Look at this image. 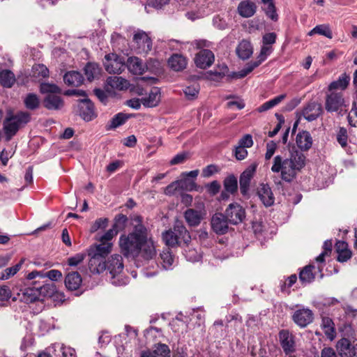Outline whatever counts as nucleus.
<instances>
[{
	"mask_svg": "<svg viewBox=\"0 0 357 357\" xmlns=\"http://www.w3.org/2000/svg\"><path fill=\"white\" fill-rule=\"evenodd\" d=\"M132 221V231L119 238L121 252L126 258L140 257L147 261L153 259L157 254L155 245L150 231L143 224V218L137 215Z\"/></svg>",
	"mask_w": 357,
	"mask_h": 357,
	"instance_id": "obj_1",
	"label": "nucleus"
},
{
	"mask_svg": "<svg viewBox=\"0 0 357 357\" xmlns=\"http://www.w3.org/2000/svg\"><path fill=\"white\" fill-rule=\"evenodd\" d=\"M305 160V155L298 151L291 152L287 158L278 155L273 158L271 171L280 173V178L290 183L304 167Z\"/></svg>",
	"mask_w": 357,
	"mask_h": 357,
	"instance_id": "obj_2",
	"label": "nucleus"
},
{
	"mask_svg": "<svg viewBox=\"0 0 357 357\" xmlns=\"http://www.w3.org/2000/svg\"><path fill=\"white\" fill-rule=\"evenodd\" d=\"M112 243L95 244L91 245L87 250L90 257L89 268L93 274H99L106 270L105 258L111 252Z\"/></svg>",
	"mask_w": 357,
	"mask_h": 357,
	"instance_id": "obj_3",
	"label": "nucleus"
},
{
	"mask_svg": "<svg viewBox=\"0 0 357 357\" xmlns=\"http://www.w3.org/2000/svg\"><path fill=\"white\" fill-rule=\"evenodd\" d=\"M31 121V115L27 112H20L15 115L7 117L3 121V130L6 139L10 140L19 128Z\"/></svg>",
	"mask_w": 357,
	"mask_h": 357,
	"instance_id": "obj_4",
	"label": "nucleus"
},
{
	"mask_svg": "<svg viewBox=\"0 0 357 357\" xmlns=\"http://www.w3.org/2000/svg\"><path fill=\"white\" fill-rule=\"evenodd\" d=\"M123 269V259L121 255H113L106 261V270L111 275L113 284L121 286L126 284L127 279L121 278Z\"/></svg>",
	"mask_w": 357,
	"mask_h": 357,
	"instance_id": "obj_5",
	"label": "nucleus"
},
{
	"mask_svg": "<svg viewBox=\"0 0 357 357\" xmlns=\"http://www.w3.org/2000/svg\"><path fill=\"white\" fill-rule=\"evenodd\" d=\"M47 289H49L48 285L26 287L20 290V293L17 294V297H13V300H19L27 304L32 303L40 300V296L45 294Z\"/></svg>",
	"mask_w": 357,
	"mask_h": 357,
	"instance_id": "obj_6",
	"label": "nucleus"
},
{
	"mask_svg": "<svg viewBox=\"0 0 357 357\" xmlns=\"http://www.w3.org/2000/svg\"><path fill=\"white\" fill-rule=\"evenodd\" d=\"M104 66L109 74H120L126 68L124 57L116 54H108L105 56Z\"/></svg>",
	"mask_w": 357,
	"mask_h": 357,
	"instance_id": "obj_7",
	"label": "nucleus"
},
{
	"mask_svg": "<svg viewBox=\"0 0 357 357\" xmlns=\"http://www.w3.org/2000/svg\"><path fill=\"white\" fill-rule=\"evenodd\" d=\"M280 346L284 353L289 357H294V354L296 351L295 336L287 329H282L278 333Z\"/></svg>",
	"mask_w": 357,
	"mask_h": 357,
	"instance_id": "obj_8",
	"label": "nucleus"
},
{
	"mask_svg": "<svg viewBox=\"0 0 357 357\" xmlns=\"http://www.w3.org/2000/svg\"><path fill=\"white\" fill-rule=\"evenodd\" d=\"M324 109L321 103L310 101L306 103L300 112L299 118L303 116L306 121L311 122L322 116Z\"/></svg>",
	"mask_w": 357,
	"mask_h": 357,
	"instance_id": "obj_9",
	"label": "nucleus"
},
{
	"mask_svg": "<svg viewBox=\"0 0 357 357\" xmlns=\"http://www.w3.org/2000/svg\"><path fill=\"white\" fill-rule=\"evenodd\" d=\"M230 224L238 225L245 218L244 208L236 202L230 204L225 212Z\"/></svg>",
	"mask_w": 357,
	"mask_h": 357,
	"instance_id": "obj_10",
	"label": "nucleus"
},
{
	"mask_svg": "<svg viewBox=\"0 0 357 357\" xmlns=\"http://www.w3.org/2000/svg\"><path fill=\"white\" fill-rule=\"evenodd\" d=\"M133 42L136 45L138 53H148L152 48V40L147 33L142 30H138L133 35Z\"/></svg>",
	"mask_w": 357,
	"mask_h": 357,
	"instance_id": "obj_11",
	"label": "nucleus"
},
{
	"mask_svg": "<svg viewBox=\"0 0 357 357\" xmlns=\"http://www.w3.org/2000/svg\"><path fill=\"white\" fill-rule=\"evenodd\" d=\"M77 107L79 115L85 121H91L97 116L94 105L89 98L79 100Z\"/></svg>",
	"mask_w": 357,
	"mask_h": 357,
	"instance_id": "obj_12",
	"label": "nucleus"
},
{
	"mask_svg": "<svg viewBox=\"0 0 357 357\" xmlns=\"http://www.w3.org/2000/svg\"><path fill=\"white\" fill-rule=\"evenodd\" d=\"M257 167V165L256 163L250 165L240 176V191L243 196L248 195L250 182L255 175Z\"/></svg>",
	"mask_w": 357,
	"mask_h": 357,
	"instance_id": "obj_13",
	"label": "nucleus"
},
{
	"mask_svg": "<svg viewBox=\"0 0 357 357\" xmlns=\"http://www.w3.org/2000/svg\"><path fill=\"white\" fill-rule=\"evenodd\" d=\"M292 319L299 327L305 328L312 322L314 314L308 308L298 309L294 312Z\"/></svg>",
	"mask_w": 357,
	"mask_h": 357,
	"instance_id": "obj_14",
	"label": "nucleus"
},
{
	"mask_svg": "<svg viewBox=\"0 0 357 357\" xmlns=\"http://www.w3.org/2000/svg\"><path fill=\"white\" fill-rule=\"evenodd\" d=\"M229 223L226 215L221 213L214 214L211 221L213 231L219 235L225 234L228 231Z\"/></svg>",
	"mask_w": 357,
	"mask_h": 357,
	"instance_id": "obj_15",
	"label": "nucleus"
},
{
	"mask_svg": "<svg viewBox=\"0 0 357 357\" xmlns=\"http://www.w3.org/2000/svg\"><path fill=\"white\" fill-rule=\"evenodd\" d=\"M344 104V99L341 93L332 92L326 98L325 108L328 112H337Z\"/></svg>",
	"mask_w": 357,
	"mask_h": 357,
	"instance_id": "obj_16",
	"label": "nucleus"
},
{
	"mask_svg": "<svg viewBox=\"0 0 357 357\" xmlns=\"http://www.w3.org/2000/svg\"><path fill=\"white\" fill-rule=\"evenodd\" d=\"M215 56L212 51L203 49L196 54L195 63L197 67L206 69L210 67L214 62Z\"/></svg>",
	"mask_w": 357,
	"mask_h": 357,
	"instance_id": "obj_17",
	"label": "nucleus"
},
{
	"mask_svg": "<svg viewBox=\"0 0 357 357\" xmlns=\"http://www.w3.org/2000/svg\"><path fill=\"white\" fill-rule=\"evenodd\" d=\"M43 105L48 110L57 111L63 107L64 101L59 94H48L43 98Z\"/></svg>",
	"mask_w": 357,
	"mask_h": 357,
	"instance_id": "obj_18",
	"label": "nucleus"
},
{
	"mask_svg": "<svg viewBox=\"0 0 357 357\" xmlns=\"http://www.w3.org/2000/svg\"><path fill=\"white\" fill-rule=\"evenodd\" d=\"M257 194L265 206L268 207L274 204L275 197L268 184H261Z\"/></svg>",
	"mask_w": 357,
	"mask_h": 357,
	"instance_id": "obj_19",
	"label": "nucleus"
},
{
	"mask_svg": "<svg viewBox=\"0 0 357 357\" xmlns=\"http://www.w3.org/2000/svg\"><path fill=\"white\" fill-rule=\"evenodd\" d=\"M126 67L134 75H142L146 68L142 59L136 56L129 57L126 63Z\"/></svg>",
	"mask_w": 357,
	"mask_h": 357,
	"instance_id": "obj_20",
	"label": "nucleus"
},
{
	"mask_svg": "<svg viewBox=\"0 0 357 357\" xmlns=\"http://www.w3.org/2000/svg\"><path fill=\"white\" fill-rule=\"evenodd\" d=\"M314 266L307 265L301 268L298 273L299 282L302 285L305 286L312 283L315 279V273L313 272Z\"/></svg>",
	"mask_w": 357,
	"mask_h": 357,
	"instance_id": "obj_21",
	"label": "nucleus"
},
{
	"mask_svg": "<svg viewBox=\"0 0 357 357\" xmlns=\"http://www.w3.org/2000/svg\"><path fill=\"white\" fill-rule=\"evenodd\" d=\"M236 52L242 60L249 59L253 53V47L251 43L247 40H241L236 48Z\"/></svg>",
	"mask_w": 357,
	"mask_h": 357,
	"instance_id": "obj_22",
	"label": "nucleus"
},
{
	"mask_svg": "<svg viewBox=\"0 0 357 357\" xmlns=\"http://www.w3.org/2000/svg\"><path fill=\"white\" fill-rule=\"evenodd\" d=\"M337 350L341 357H354V347H351L350 341L347 338H342L337 342Z\"/></svg>",
	"mask_w": 357,
	"mask_h": 357,
	"instance_id": "obj_23",
	"label": "nucleus"
},
{
	"mask_svg": "<svg viewBox=\"0 0 357 357\" xmlns=\"http://www.w3.org/2000/svg\"><path fill=\"white\" fill-rule=\"evenodd\" d=\"M238 13L243 17H250L255 15L257 6L255 3L249 0L241 1L238 6Z\"/></svg>",
	"mask_w": 357,
	"mask_h": 357,
	"instance_id": "obj_24",
	"label": "nucleus"
},
{
	"mask_svg": "<svg viewBox=\"0 0 357 357\" xmlns=\"http://www.w3.org/2000/svg\"><path fill=\"white\" fill-rule=\"evenodd\" d=\"M64 282L68 289L74 291L80 287L82 279L78 272H71L67 274Z\"/></svg>",
	"mask_w": 357,
	"mask_h": 357,
	"instance_id": "obj_25",
	"label": "nucleus"
},
{
	"mask_svg": "<svg viewBox=\"0 0 357 357\" xmlns=\"http://www.w3.org/2000/svg\"><path fill=\"white\" fill-rule=\"evenodd\" d=\"M174 232L180 244L187 245L191 241L190 233L181 222H176L174 226Z\"/></svg>",
	"mask_w": 357,
	"mask_h": 357,
	"instance_id": "obj_26",
	"label": "nucleus"
},
{
	"mask_svg": "<svg viewBox=\"0 0 357 357\" xmlns=\"http://www.w3.org/2000/svg\"><path fill=\"white\" fill-rule=\"evenodd\" d=\"M160 91L159 88H153L149 93V96L142 98V103L147 107H153L158 105L160 102Z\"/></svg>",
	"mask_w": 357,
	"mask_h": 357,
	"instance_id": "obj_27",
	"label": "nucleus"
},
{
	"mask_svg": "<svg viewBox=\"0 0 357 357\" xmlns=\"http://www.w3.org/2000/svg\"><path fill=\"white\" fill-rule=\"evenodd\" d=\"M296 144L302 151L309 150L312 145V138L307 131L299 132L296 138Z\"/></svg>",
	"mask_w": 357,
	"mask_h": 357,
	"instance_id": "obj_28",
	"label": "nucleus"
},
{
	"mask_svg": "<svg viewBox=\"0 0 357 357\" xmlns=\"http://www.w3.org/2000/svg\"><path fill=\"white\" fill-rule=\"evenodd\" d=\"M64 82L71 86H79L84 81L82 75L78 71H69L63 76Z\"/></svg>",
	"mask_w": 357,
	"mask_h": 357,
	"instance_id": "obj_29",
	"label": "nucleus"
},
{
	"mask_svg": "<svg viewBox=\"0 0 357 357\" xmlns=\"http://www.w3.org/2000/svg\"><path fill=\"white\" fill-rule=\"evenodd\" d=\"M184 218L190 226L196 227L200 224L203 216L201 211L189 208L185 211Z\"/></svg>",
	"mask_w": 357,
	"mask_h": 357,
	"instance_id": "obj_30",
	"label": "nucleus"
},
{
	"mask_svg": "<svg viewBox=\"0 0 357 357\" xmlns=\"http://www.w3.org/2000/svg\"><path fill=\"white\" fill-rule=\"evenodd\" d=\"M169 67L174 71H181L187 66L185 57L181 54H174L168 60Z\"/></svg>",
	"mask_w": 357,
	"mask_h": 357,
	"instance_id": "obj_31",
	"label": "nucleus"
},
{
	"mask_svg": "<svg viewBox=\"0 0 357 357\" xmlns=\"http://www.w3.org/2000/svg\"><path fill=\"white\" fill-rule=\"evenodd\" d=\"M350 76L346 73H342L337 80L332 82L328 86L329 91L345 90L350 82Z\"/></svg>",
	"mask_w": 357,
	"mask_h": 357,
	"instance_id": "obj_32",
	"label": "nucleus"
},
{
	"mask_svg": "<svg viewBox=\"0 0 357 357\" xmlns=\"http://www.w3.org/2000/svg\"><path fill=\"white\" fill-rule=\"evenodd\" d=\"M107 84L112 89L117 90H125L129 86V82L127 79L117 76L109 77L107 79Z\"/></svg>",
	"mask_w": 357,
	"mask_h": 357,
	"instance_id": "obj_33",
	"label": "nucleus"
},
{
	"mask_svg": "<svg viewBox=\"0 0 357 357\" xmlns=\"http://www.w3.org/2000/svg\"><path fill=\"white\" fill-rule=\"evenodd\" d=\"M162 266L165 270H169L172 268V265L175 260V257L172 254L169 248H165L160 254Z\"/></svg>",
	"mask_w": 357,
	"mask_h": 357,
	"instance_id": "obj_34",
	"label": "nucleus"
},
{
	"mask_svg": "<svg viewBox=\"0 0 357 357\" xmlns=\"http://www.w3.org/2000/svg\"><path fill=\"white\" fill-rule=\"evenodd\" d=\"M321 328L326 337L330 340H333L335 337V324L330 317H322Z\"/></svg>",
	"mask_w": 357,
	"mask_h": 357,
	"instance_id": "obj_35",
	"label": "nucleus"
},
{
	"mask_svg": "<svg viewBox=\"0 0 357 357\" xmlns=\"http://www.w3.org/2000/svg\"><path fill=\"white\" fill-rule=\"evenodd\" d=\"M15 82V76L10 70L0 71V84L6 88H10Z\"/></svg>",
	"mask_w": 357,
	"mask_h": 357,
	"instance_id": "obj_36",
	"label": "nucleus"
},
{
	"mask_svg": "<svg viewBox=\"0 0 357 357\" xmlns=\"http://www.w3.org/2000/svg\"><path fill=\"white\" fill-rule=\"evenodd\" d=\"M133 116V114H128L123 112L116 114L110 120L109 125L108 126V130L115 129L123 125L128 119L132 117Z\"/></svg>",
	"mask_w": 357,
	"mask_h": 357,
	"instance_id": "obj_37",
	"label": "nucleus"
},
{
	"mask_svg": "<svg viewBox=\"0 0 357 357\" xmlns=\"http://www.w3.org/2000/svg\"><path fill=\"white\" fill-rule=\"evenodd\" d=\"M314 34L324 36L329 39L333 38L332 31L330 28V26L327 24L317 25L307 33V35L310 36Z\"/></svg>",
	"mask_w": 357,
	"mask_h": 357,
	"instance_id": "obj_38",
	"label": "nucleus"
},
{
	"mask_svg": "<svg viewBox=\"0 0 357 357\" xmlns=\"http://www.w3.org/2000/svg\"><path fill=\"white\" fill-rule=\"evenodd\" d=\"M24 103L26 109L29 110H36L40 105L39 97L33 93H28L24 100Z\"/></svg>",
	"mask_w": 357,
	"mask_h": 357,
	"instance_id": "obj_39",
	"label": "nucleus"
},
{
	"mask_svg": "<svg viewBox=\"0 0 357 357\" xmlns=\"http://www.w3.org/2000/svg\"><path fill=\"white\" fill-rule=\"evenodd\" d=\"M84 74L87 77L89 81H92L96 77H98L100 74V69L98 64L95 63L89 62L85 66L84 68Z\"/></svg>",
	"mask_w": 357,
	"mask_h": 357,
	"instance_id": "obj_40",
	"label": "nucleus"
},
{
	"mask_svg": "<svg viewBox=\"0 0 357 357\" xmlns=\"http://www.w3.org/2000/svg\"><path fill=\"white\" fill-rule=\"evenodd\" d=\"M162 239L165 244L169 247H174L176 245H181L177 236L174 232V229L165 231L162 233Z\"/></svg>",
	"mask_w": 357,
	"mask_h": 357,
	"instance_id": "obj_41",
	"label": "nucleus"
},
{
	"mask_svg": "<svg viewBox=\"0 0 357 357\" xmlns=\"http://www.w3.org/2000/svg\"><path fill=\"white\" fill-rule=\"evenodd\" d=\"M40 92L43 94H61V89L55 84L48 82H43L40 85Z\"/></svg>",
	"mask_w": 357,
	"mask_h": 357,
	"instance_id": "obj_42",
	"label": "nucleus"
},
{
	"mask_svg": "<svg viewBox=\"0 0 357 357\" xmlns=\"http://www.w3.org/2000/svg\"><path fill=\"white\" fill-rule=\"evenodd\" d=\"M225 190L230 194H234L238 190V181L236 177L231 174L226 177L223 182Z\"/></svg>",
	"mask_w": 357,
	"mask_h": 357,
	"instance_id": "obj_43",
	"label": "nucleus"
},
{
	"mask_svg": "<svg viewBox=\"0 0 357 357\" xmlns=\"http://www.w3.org/2000/svg\"><path fill=\"white\" fill-rule=\"evenodd\" d=\"M262 62L263 61H261V59L257 57V59L256 61H251L249 63H248L245 67L242 70L236 74L234 77L237 78H243L245 77L247 75L251 73L255 68L258 67Z\"/></svg>",
	"mask_w": 357,
	"mask_h": 357,
	"instance_id": "obj_44",
	"label": "nucleus"
},
{
	"mask_svg": "<svg viewBox=\"0 0 357 357\" xmlns=\"http://www.w3.org/2000/svg\"><path fill=\"white\" fill-rule=\"evenodd\" d=\"M297 280V275L296 274H292L287 277L285 280H281L280 283L281 292L289 294L291 292L290 288L296 282Z\"/></svg>",
	"mask_w": 357,
	"mask_h": 357,
	"instance_id": "obj_45",
	"label": "nucleus"
},
{
	"mask_svg": "<svg viewBox=\"0 0 357 357\" xmlns=\"http://www.w3.org/2000/svg\"><path fill=\"white\" fill-rule=\"evenodd\" d=\"M24 261V259H22L20 260L19 263L15 264V266L12 267H9L3 270V271L1 273V275L0 276V279L1 280H7L10 278V277L15 275L21 268L22 265L23 264Z\"/></svg>",
	"mask_w": 357,
	"mask_h": 357,
	"instance_id": "obj_46",
	"label": "nucleus"
},
{
	"mask_svg": "<svg viewBox=\"0 0 357 357\" xmlns=\"http://www.w3.org/2000/svg\"><path fill=\"white\" fill-rule=\"evenodd\" d=\"M151 351L155 354V357H170V349L167 344L163 343L155 344L154 350Z\"/></svg>",
	"mask_w": 357,
	"mask_h": 357,
	"instance_id": "obj_47",
	"label": "nucleus"
},
{
	"mask_svg": "<svg viewBox=\"0 0 357 357\" xmlns=\"http://www.w3.org/2000/svg\"><path fill=\"white\" fill-rule=\"evenodd\" d=\"M33 75L36 77L46 78L49 77V69L43 64H35L32 67Z\"/></svg>",
	"mask_w": 357,
	"mask_h": 357,
	"instance_id": "obj_48",
	"label": "nucleus"
},
{
	"mask_svg": "<svg viewBox=\"0 0 357 357\" xmlns=\"http://www.w3.org/2000/svg\"><path fill=\"white\" fill-rule=\"evenodd\" d=\"M127 222V216L120 213L115 217L114 223L112 227L119 231L125 229Z\"/></svg>",
	"mask_w": 357,
	"mask_h": 357,
	"instance_id": "obj_49",
	"label": "nucleus"
},
{
	"mask_svg": "<svg viewBox=\"0 0 357 357\" xmlns=\"http://www.w3.org/2000/svg\"><path fill=\"white\" fill-rule=\"evenodd\" d=\"M229 68L227 66L225 63L218 64L217 67L213 70H211V75L215 77L217 79H222L228 73Z\"/></svg>",
	"mask_w": 357,
	"mask_h": 357,
	"instance_id": "obj_50",
	"label": "nucleus"
},
{
	"mask_svg": "<svg viewBox=\"0 0 357 357\" xmlns=\"http://www.w3.org/2000/svg\"><path fill=\"white\" fill-rule=\"evenodd\" d=\"M199 91V87L197 84H193L189 86H186L183 89V92L186 98L189 100H193L197 97Z\"/></svg>",
	"mask_w": 357,
	"mask_h": 357,
	"instance_id": "obj_51",
	"label": "nucleus"
},
{
	"mask_svg": "<svg viewBox=\"0 0 357 357\" xmlns=\"http://www.w3.org/2000/svg\"><path fill=\"white\" fill-rule=\"evenodd\" d=\"M337 141L342 148H344L347 145L348 135L347 130L344 127H340L337 133Z\"/></svg>",
	"mask_w": 357,
	"mask_h": 357,
	"instance_id": "obj_52",
	"label": "nucleus"
},
{
	"mask_svg": "<svg viewBox=\"0 0 357 357\" xmlns=\"http://www.w3.org/2000/svg\"><path fill=\"white\" fill-rule=\"evenodd\" d=\"M347 119L349 124L351 127H357V105L356 102L353 103L352 107L349 112Z\"/></svg>",
	"mask_w": 357,
	"mask_h": 357,
	"instance_id": "obj_53",
	"label": "nucleus"
},
{
	"mask_svg": "<svg viewBox=\"0 0 357 357\" xmlns=\"http://www.w3.org/2000/svg\"><path fill=\"white\" fill-rule=\"evenodd\" d=\"M266 4L267 7L265 8L266 15L272 20L277 21L278 20V15L276 13L274 1Z\"/></svg>",
	"mask_w": 357,
	"mask_h": 357,
	"instance_id": "obj_54",
	"label": "nucleus"
},
{
	"mask_svg": "<svg viewBox=\"0 0 357 357\" xmlns=\"http://www.w3.org/2000/svg\"><path fill=\"white\" fill-rule=\"evenodd\" d=\"M85 257L84 253H77L68 259V264L70 266H76L84 261Z\"/></svg>",
	"mask_w": 357,
	"mask_h": 357,
	"instance_id": "obj_55",
	"label": "nucleus"
},
{
	"mask_svg": "<svg viewBox=\"0 0 357 357\" xmlns=\"http://www.w3.org/2000/svg\"><path fill=\"white\" fill-rule=\"evenodd\" d=\"M118 231L112 227L110 229L107 231L100 238V241L102 243L101 244H107L108 243H105V241H109L113 238L114 236L118 234Z\"/></svg>",
	"mask_w": 357,
	"mask_h": 357,
	"instance_id": "obj_56",
	"label": "nucleus"
},
{
	"mask_svg": "<svg viewBox=\"0 0 357 357\" xmlns=\"http://www.w3.org/2000/svg\"><path fill=\"white\" fill-rule=\"evenodd\" d=\"M108 223L107 218H98L97 219L91 227V231L95 232L99 229H104L107 227Z\"/></svg>",
	"mask_w": 357,
	"mask_h": 357,
	"instance_id": "obj_57",
	"label": "nucleus"
},
{
	"mask_svg": "<svg viewBox=\"0 0 357 357\" xmlns=\"http://www.w3.org/2000/svg\"><path fill=\"white\" fill-rule=\"evenodd\" d=\"M219 172V168L215 165H207L205 168L202 170V176L205 178H208L211 176L215 173H217Z\"/></svg>",
	"mask_w": 357,
	"mask_h": 357,
	"instance_id": "obj_58",
	"label": "nucleus"
},
{
	"mask_svg": "<svg viewBox=\"0 0 357 357\" xmlns=\"http://www.w3.org/2000/svg\"><path fill=\"white\" fill-rule=\"evenodd\" d=\"M276 33L274 32L266 33L262 38L263 45L270 46L274 44L276 41Z\"/></svg>",
	"mask_w": 357,
	"mask_h": 357,
	"instance_id": "obj_59",
	"label": "nucleus"
},
{
	"mask_svg": "<svg viewBox=\"0 0 357 357\" xmlns=\"http://www.w3.org/2000/svg\"><path fill=\"white\" fill-rule=\"evenodd\" d=\"M276 148L277 144L273 141H271L270 142L267 143L266 152L265 154V159L266 160H270L272 158V156L275 153Z\"/></svg>",
	"mask_w": 357,
	"mask_h": 357,
	"instance_id": "obj_60",
	"label": "nucleus"
},
{
	"mask_svg": "<svg viewBox=\"0 0 357 357\" xmlns=\"http://www.w3.org/2000/svg\"><path fill=\"white\" fill-rule=\"evenodd\" d=\"M238 145L245 148L251 147L253 145L252 135L250 134L245 135L242 138L240 139L238 142Z\"/></svg>",
	"mask_w": 357,
	"mask_h": 357,
	"instance_id": "obj_61",
	"label": "nucleus"
},
{
	"mask_svg": "<svg viewBox=\"0 0 357 357\" xmlns=\"http://www.w3.org/2000/svg\"><path fill=\"white\" fill-rule=\"evenodd\" d=\"M11 297V291L7 286H0V301H6Z\"/></svg>",
	"mask_w": 357,
	"mask_h": 357,
	"instance_id": "obj_62",
	"label": "nucleus"
},
{
	"mask_svg": "<svg viewBox=\"0 0 357 357\" xmlns=\"http://www.w3.org/2000/svg\"><path fill=\"white\" fill-rule=\"evenodd\" d=\"M234 154L237 160H241L245 159L248 155V151L245 149V147L238 145L235 149Z\"/></svg>",
	"mask_w": 357,
	"mask_h": 357,
	"instance_id": "obj_63",
	"label": "nucleus"
},
{
	"mask_svg": "<svg viewBox=\"0 0 357 357\" xmlns=\"http://www.w3.org/2000/svg\"><path fill=\"white\" fill-rule=\"evenodd\" d=\"M337 260L340 262H345L348 261L352 255V252L349 249L343 250L342 252H338Z\"/></svg>",
	"mask_w": 357,
	"mask_h": 357,
	"instance_id": "obj_64",
	"label": "nucleus"
}]
</instances>
